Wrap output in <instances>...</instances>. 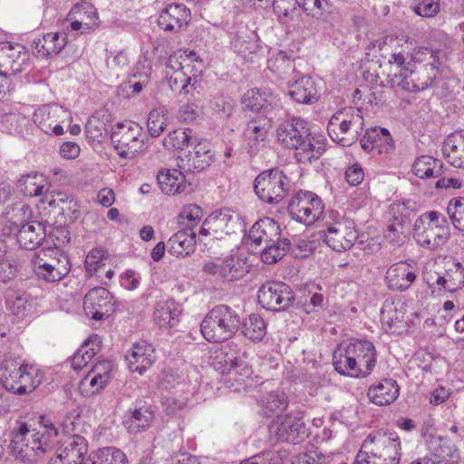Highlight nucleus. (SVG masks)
I'll use <instances>...</instances> for the list:
<instances>
[{"label": "nucleus", "instance_id": "obj_28", "mask_svg": "<svg viewBox=\"0 0 464 464\" xmlns=\"http://www.w3.org/2000/svg\"><path fill=\"white\" fill-rule=\"evenodd\" d=\"M428 450L438 464H457L459 459L456 446L448 439L441 436L430 435L427 440Z\"/></svg>", "mask_w": 464, "mask_h": 464}, {"label": "nucleus", "instance_id": "obj_29", "mask_svg": "<svg viewBox=\"0 0 464 464\" xmlns=\"http://www.w3.org/2000/svg\"><path fill=\"white\" fill-rule=\"evenodd\" d=\"M196 233L191 228H182L168 240V252L178 258L188 256L195 251Z\"/></svg>", "mask_w": 464, "mask_h": 464}, {"label": "nucleus", "instance_id": "obj_4", "mask_svg": "<svg viewBox=\"0 0 464 464\" xmlns=\"http://www.w3.org/2000/svg\"><path fill=\"white\" fill-rule=\"evenodd\" d=\"M401 450L396 432L376 430L363 440L353 464H399Z\"/></svg>", "mask_w": 464, "mask_h": 464}, {"label": "nucleus", "instance_id": "obj_50", "mask_svg": "<svg viewBox=\"0 0 464 464\" xmlns=\"http://www.w3.org/2000/svg\"><path fill=\"white\" fill-rule=\"evenodd\" d=\"M163 108L152 109L148 116L147 127L151 137H159L168 125V116Z\"/></svg>", "mask_w": 464, "mask_h": 464}, {"label": "nucleus", "instance_id": "obj_16", "mask_svg": "<svg viewBox=\"0 0 464 464\" xmlns=\"http://www.w3.org/2000/svg\"><path fill=\"white\" fill-rule=\"evenodd\" d=\"M320 238L333 250L342 252L350 249L358 237L353 220L343 219L330 225L319 232Z\"/></svg>", "mask_w": 464, "mask_h": 464}, {"label": "nucleus", "instance_id": "obj_3", "mask_svg": "<svg viewBox=\"0 0 464 464\" xmlns=\"http://www.w3.org/2000/svg\"><path fill=\"white\" fill-rule=\"evenodd\" d=\"M377 362L374 345L366 340L343 342L333 353V364L337 372L353 378H364Z\"/></svg>", "mask_w": 464, "mask_h": 464}, {"label": "nucleus", "instance_id": "obj_47", "mask_svg": "<svg viewBox=\"0 0 464 464\" xmlns=\"http://www.w3.org/2000/svg\"><path fill=\"white\" fill-rule=\"evenodd\" d=\"M242 333L249 340L261 341L266 334V324L259 314H252L243 323Z\"/></svg>", "mask_w": 464, "mask_h": 464}, {"label": "nucleus", "instance_id": "obj_54", "mask_svg": "<svg viewBox=\"0 0 464 464\" xmlns=\"http://www.w3.org/2000/svg\"><path fill=\"white\" fill-rule=\"evenodd\" d=\"M107 257L105 256V251L102 249H92L91 250L86 257L84 262V266L86 273L89 276H92L99 273V270L105 266V261Z\"/></svg>", "mask_w": 464, "mask_h": 464}, {"label": "nucleus", "instance_id": "obj_56", "mask_svg": "<svg viewBox=\"0 0 464 464\" xmlns=\"http://www.w3.org/2000/svg\"><path fill=\"white\" fill-rule=\"evenodd\" d=\"M447 291L453 293L464 285V267L459 262L453 263L452 267L446 271Z\"/></svg>", "mask_w": 464, "mask_h": 464}, {"label": "nucleus", "instance_id": "obj_31", "mask_svg": "<svg viewBox=\"0 0 464 464\" xmlns=\"http://www.w3.org/2000/svg\"><path fill=\"white\" fill-rule=\"evenodd\" d=\"M272 119L273 116L253 119L246 124L244 133L251 155L256 154L261 143L266 141Z\"/></svg>", "mask_w": 464, "mask_h": 464}, {"label": "nucleus", "instance_id": "obj_10", "mask_svg": "<svg viewBox=\"0 0 464 464\" xmlns=\"http://www.w3.org/2000/svg\"><path fill=\"white\" fill-rule=\"evenodd\" d=\"M441 66L440 60L429 61L425 64H415L408 62L401 72L395 73L396 83L401 89L418 92L430 87L439 75Z\"/></svg>", "mask_w": 464, "mask_h": 464}, {"label": "nucleus", "instance_id": "obj_55", "mask_svg": "<svg viewBox=\"0 0 464 464\" xmlns=\"http://www.w3.org/2000/svg\"><path fill=\"white\" fill-rule=\"evenodd\" d=\"M447 212L455 228L464 230V198L451 199L448 204Z\"/></svg>", "mask_w": 464, "mask_h": 464}, {"label": "nucleus", "instance_id": "obj_63", "mask_svg": "<svg viewBox=\"0 0 464 464\" xmlns=\"http://www.w3.org/2000/svg\"><path fill=\"white\" fill-rule=\"evenodd\" d=\"M413 10L422 17L435 16L440 11V0H417Z\"/></svg>", "mask_w": 464, "mask_h": 464}, {"label": "nucleus", "instance_id": "obj_52", "mask_svg": "<svg viewBox=\"0 0 464 464\" xmlns=\"http://www.w3.org/2000/svg\"><path fill=\"white\" fill-rule=\"evenodd\" d=\"M24 371L22 372V375H20V382L18 386L14 384V381L12 382L9 381L6 384V390L13 392L17 394H24L34 391V389L39 384V380H36L32 372H28V366L24 365Z\"/></svg>", "mask_w": 464, "mask_h": 464}, {"label": "nucleus", "instance_id": "obj_24", "mask_svg": "<svg viewBox=\"0 0 464 464\" xmlns=\"http://www.w3.org/2000/svg\"><path fill=\"white\" fill-rule=\"evenodd\" d=\"M242 105L245 110L260 112L264 117L272 116L274 110L278 105V100L268 91L258 89L248 90L242 98Z\"/></svg>", "mask_w": 464, "mask_h": 464}, {"label": "nucleus", "instance_id": "obj_41", "mask_svg": "<svg viewBox=\"0 0 464 464\" xmlns=\"http://www.w3.org/2000/svg\"><path fill=\"white\" fill-rule=\"evenodd\" d=\"M290 246V240L281 236L265 245L260 252V258L265 264H276L286 255Z\"/></svg>", "mask_w": 464, "mask_h": 464}, {"label": "nucleus", "instance_id": "obj_58", "mask_svg": "<svg viewBox=\"0 0 464 464\" xmlns=\"http://www.w3.org/2000/svg\"><path fill=\"white\" fill-rule=\"evenodd\" d=\"M384 237L394 246L403 244L406 236L402 222L397 218L392 221L384 231Z\"/></svg>", "mask_w": 464, "mask_h": 464}, {"label": "nucleus", "instance_id": "obj_25", "mask_svg": "<svg viewBox=\"0 0 464 464\" xmlns=\"http://www.w3.org/2000/svg\"><path fill=\"white\" fill-rule=\"evenodd\" d=\"M417 278V268L405 262L392 265L385 276L387 286L391 290L404 292Z\"/></svg>", "mask_w": 464, "mask_h": 464}, {"label": "nucleus", "instance_id": "obj_46", "mask_svg": "<svg viewBox=\"0 0 464 464\" xmlns=\"http://www.w3.org/2000/svg\"><path fill=\"white\" fill-rule=\"evenodd\" d=\"M273 8L280 19L284 17L289 22L302 21L303 15L297 0H274Z\"/></svg>", "mask_w": 464, "mask_h": 464}, {"label": "nucleus", "instance_id": "obj_11", "mask_svg": "<svg viewBox=\"0 0 464 464\" xmlns=\"http://www.w3.org/2000/svg\"><path fill=\"white\" fill-rule=\"evenodd\" d=\"M254 189L263 202L276 205L288 194L290 179L279 168H273L261 172L255 179Z\"/></svg>", "mask_w": 464, "mask_h": 464}, {"label": "nucleus", "instance_id": "obj_17", "mask_svg": "<svg viewBox=\"0 0 464 464\" xmlns=\"http://www.w3.org/2000/svg\"><path fill=\"white\" fill-rule=\"evenodd\" d=\"M202 272L208 276H218L224 282H235L242 279L248 273V266L245 259L228 256L217 261L205 262Z\"/></svg>", "mask_w": 464, "mask_h": 464}, {"label": "nucleus", "instance_id": "obj_57", "mask_svg": "<svg viewBox=\"0 0 464 464\" xmlns=\"http://www.w3.org/2000/svg\"><path fill=\"white\" fill-rule=\"evenodd\" d=\"M96 354L95 349L90 347L89 343H84L72 357V369L79 371L87 366Z\"/></svg>", "mask_w": 464, "mask_h": 464}, {"label": "nucleus", "instance_id": "obj_15", "mask_svg": "<svg viewBox=\"0 0 464 464\" xmlns=\"http://www.w3.org/2000/svg\"><path fill=\"white\" fill-rule=\"evenodd\" d=\"M257 299L262 307L279 312L292 305L295 294L286 284L272 281L261 285L257 293Z\"/></svg>", "mask_w": 464, "mask_h": 464}, {"label": "nucleus", "instance_id": "obj_13", "mask_svg": "<svg viewBox=\"0 0 464 464\" xmlns=\"http://www.w3.org/2000/svg\"><path fill=\"white\" fill-rule=\"evenodd\" d=\"M324 208L322 199L311 191H298L288 203L290 217L306 226L314 224L320 218Z\"/></svg>", "mask_w": 464, "mask_h": 464}, {"label": "nucleus", "instance_id": "obj_30", "mask_svg": "<svg viewBox=\"0 0 464 464\" xmlns=\"http://www.w3.org/2000/svg\"><path fill=\"white\" fill-rule=\"evenodd\" d=\"M288 95L294 102L301 104H313L320 97L314 82L308 76H302L290 83Z\"/></svg>", "mask_w": 464, "mask_h": 464}, {"label": "nucleus", "instance_id": "obj_20", "mask_svg": "<svg viewBox=\"0 0 464 464\" xmlns=\"http://www.w3.org/2000/svg\"><path fill=\"white\" fill-rule=\"evenodd\" d=\"M190 17V10L184 4L170 3L159 11L157 24L162 31L178 34L188 24Z\"/></svg>", "mask_w": 464, "mask_h": 464}, {"label": "nucleus", "instance_id": "obj_27", "mask_svg": "<svg viewBox=\"0 0 464 464\" xmlns=\"http://www.w3.org/2000/svg\"><path fill=\"white\" fill-rule=\"evenodd\" d=\"M71 119V112L58 104H46L39 108L34 114V121L40 129L50 133L52 126L56 123H63Z\"/></svg>", "mask_w": 464, "mask_h": 464}, {"label": "nucleus", "instance_id": "obj_62", "mask_svg": "<svg viewBox=\"0 0 464 464\" xmlns=\"http://www.w3.org/2000/svg\"><path fill=\"white\" fill-rule=\"evenodd\" d=\"M72 200V197L67 193L55 190L49 191V187H47L44 197L41 198L42 203L47 204L53 208H60L62 204L71 202Z\"/></svg>", "mask_w": 464, "mask_h": 464}, {"label": "nucleus", "instance_id": "obj_59", "mask_svg": "<svg viewBox=\"0 0 464 464\" xmlns=\"http://www.w3.org/2000/svg\"><path fill=\"white\" fill-rule=\"evenodd\" d=\"M201 90L200 82L196 75L189 76L185 84L182 85L179 93L184 95L188 102H201Z\"/></svg>", "mask_w": 464, "mask_h": 464}, {"label": "nucleus", "instance_id": "obj_60", "mask_svg": "<svg viewBox=\"0 0 464 464\" xmlns=\"http://www.w3.org/2000/svg\"><path fill=\"white\" fill-rule=\"evenodd\" d=\"M301 13L307 16L319 18L328 6L327 0H297Z\"/></svg>", "mask_w": 464, "mask_h": 464}, {"label": "nucleus", "instance_id": "obj_18", "mask_svg": "<svg viewBox=\"0 0 464 464\" xmlns=\"http://www.w3.org/2000/svg\"><path fill=\"white\" fill-rule=\"evenodd\" d=\"M413 237L417 244L426 249L436 251L447 244L450 237V229L447 219L441 226H426L421 219L413 224Z\"/></svg>", "mask_w": 464, "mask_h": 464}, {"label": "nucleus", "instance_id": "obj_51", "mask_svg": "<svg viewBox=\"0 0 464 464\" xmlns=\"http://www.w3.org/2000/svg\"><path fill=\"white\" fill-rule=\"evenodd\" d=\"M24 371V364H21L15 359H5L1 363V378L3 379V385L6 389L7 382L14 381V384L18 386L20 381V375H22V372Z\"/></svg>", "mask_w": 464, "mask_h": 464}, {"label": "nucleus", "instance_id": "obj_48", "mask_svg": "<svg viewBox=\"0 0 464 464\" xmlns=\"http://www.w3.org/2000/svg\"><path fill=\"white\" fill-rule=\"evenodd\" d=\"M268 69L280 78H285L295 72L294 61L285 52H279L267 62Z\"/></svg>", "mask_w": 464, "mask_h": 464}, {"label": "nucleus", "instance_id": "obj_35", "mask_svg": "<svg viewBox=\"0 0 464 464\" xmlns=\"http://www.w3.org/2000/svg\"><path fill=\"white\" fill-rule=\"evenodd\" d=\"M67 44L65 33H48L34 40V47L38 56L47 58L58 54Z\"/></svg>", "mask_w": 464, "mask_h": 464}, {"label": "nucleus", "instance_id": "obj_39", "mask_svg": "<svg viewBox=\"0 0 464 464\" xmlns=\"http://www.w3.org/2000/svg\"><path fill=\"white\" fill-rule=\"evenodd\" d=\"M381 321L387 331L395 333L404 327V312L399 304L386 300L381 310Z\"/></svg>", "mask_w": 464, "mask_h": 464}, {"label": "nucleus", "instance_id": "obj_53", "mask_svg": "<svg viewBox=\"0 0 464 464\" xmlns=\"http://www.w3.org/2000/svg\"><path fill=\"white\" fill-rule=\"evenodd\" d=\"M203 217V210L195 204L185 206L179 214V224L184 226L183 228H191L200 221Z\"/></svg>", "mask_w": 464, "mask_h": 464}, {"label": "nucleus", "instance_id": "obj_38", "mask_svg": "<svg viewBox=\"0 0 464 464\" xmlns=\"http://www.w3.org/2000/svg\"><path fill=\"white\" fill-rule=\"evenodd\" d=\"M180 310L172 300L160 301L155 305L153 319L160 327H173L179 322Z\"/></svg>", "mask_w": 464, "mask_h": 464}, {"label": "nucleus", "instance_id": "obj_34", "mask_svg": "<svg viewBox=\"0 0 464 464\" xmlns=\"http://www.w3.org/2000/svg\"><path fill=\"white\" fill-rule=\"evenodd\" d=\"M400 387L393 379H382L378 384L372 385L367 392V396L376 405H389L399 396Z\"/></svg>", "mask_w": 464, "mask_h": 464}, {"label": "nucleus", "instance_id": "obj_36", "mask_svg": "<svg viewBox=\"0 0 464 464\" xmlns=\"http://www.w3.org/2000/svg\"><path fill=\"white\" fill-rule=\"evenodd\" d=\"M361 147L366 152H371L377 150L381 152V147L386 146L389 149L393 148V140L385 128L372 127L366 130L365 133L360 139Z\"/></svg>", "mask_w": 464, "mask_h": 464}, {"label": "nucleus", "instance_id": "obj_21", "mask_svg": "<svg viewBox=\"0 0 464 464\" xmlns=\"http://www.w3.org/2000/svg\"><path fill=\"white\" fill-rule=\"evenodd\" d=\"M83 309L88 316L96 321L109 317L114 311L112 295L104 287H94L85 295Z\"/></svg>", "mask_w": 464, "mask_h": 464}, {"label": "nucleus", "instance_id": "obj_44", "mask_svg": "<svg viewBox=\"0 0 464 464\" xmlns=\"http://www.w3.org/2000/svg\"><path fill=\"white\" fill-rule=\"evenodd\" d=\"M442 169L440 160L427 155L419 157L412 164L413 173L420 179L439 178L442 175Z\"/></svg>", "mask_w": 464, "mask_h": 464}, {"label": "nucleus", "instance_id": "obj_64", "mask_svg": "<svg viewBox=\"0 0 464 464\" xmlns=\"http://www.w3.org/2000/svg\"><path fill=\"white\" fill-rule=\"evenodd\" d=\"M440 60L439 52L427 47H419L411 53V63L415 64H425L429 61Z\"/></svg>", "mask_w": 464, "mask_h": 464}, {"label": "nucleus", "instance_id": "obj_2", "mask_svg": "<svg viewBox=\"0 0 464 464\" xmlns=\"http://www.w3.org/2000/svg\"><path fill=\"white\" fill-rule=\"evenodd\" d=\"M87 440L80 435L67 438L49 464H129L126 454L115 447H105L88 455Z\"/></svg>", "mask_w": 464, "mask_h": 464}, {"label": "nucleus", "instance_id": "obj_19", "mask_svg": "<svg viewBox=\"0 0 464 464\" xmlns=\"http://www.w3.org/2000/svg\"><path fill=\"white\" fill-rule=\"evenodd\" d=\"M29 53L20 44L0 43V72L12 79L29 66Z\"/></svg>", "mask_w": 464, "mask_h": 464}, {"label": "nucleus", "instance_id": "obj_26", "mask_svg": "<svg viewBox=\"0 0 464 464\" xmlns=\"http://www.w3.org/2000/svg\"><path fill=\"white\" fill-rule=\"evenodd\" d=\"M155 352L151 344L146 342L136 343L126 354L130 372L142 374L155 362Z\"/></svg>", "mask_w": 464, "mask_h": 464}, {"label": "nucleus", "instance_id": "obj_43", "mask_svg": "<svg viewBox=\"0 0 464 464\" xmlns=\"http://www.w3.org/2000/svg\"><path fill=\"white\" fill-rule=\"evenodd\" d=\"M46 186L44 176L37 172L22 176L18 180L19 189L26 197H44Z\"/></svg>", "mask_w": 464, "mask_h": 464}, {"label": "nucleus", "instance_id": "obj_14", "mask_svg": "<svg viewBox=\"0 0 464 464\" xmlns=\"http://www.w3.org/2000/svg\"><path fill=\"white\" fill-rule=\"evenodd\" d=\"M142 128L134 121L118 123L111 134V142L121 158H131L143 149V141L139 138Z\"/></svg>", "mask_w": 464, "mask_h": 464}, {"label": "nucleus", "instance_id": "obj_49", "mask_svg": "<svg viewBox=\"0 0 464 464\" xmlns=\"http://www.w3.org/2000/svg\"><path fill=\"white\" fill-rule=\"evenodd\" d=\"M194 140L189 129H177L170 131L163 140V146L168 150H183L192 146Z\"/></svg>", "mask_w": 464, "mask_h": 464}, {"label": "nucleus", "instance_id": "obj_40", "mask_svg": "<svg viewBox=\"0 0 464 464\" xmlns=\"http://www.w3.org/2000/svg\"><path fill=\"white\" fill-rule=\"evenodd\" d=\"M231 45L234 51L244 59H248L258 49L256 35L246 28L237 32L231 40Z\"/></svg>", "mask_w": 464, "mask_h": 464}, {"label": "nucleus", "instance_id": "obj_9", "mask_svg": "<svg viewBox=\"0 0 464 464\" xmlns=\"http://www.w3.org/2000/svg\"><path fill=\"white\" fill-rule=\"evenodd\" d=\"M309 435L302 411L279 415L268 426V440L271 443L287 442L297 444Z\"/></svg>", "mask_w": 464, "mask_h": 464}, {"label": "nucleus", "instance_id": "obj_32", "mask_svg": "<svg viewBox=\"0 0 464 464\" xmlns=\"http://www.w3.org/2000/svg\"><path fill=\"white\" fill-rule=\"evenodd\" d=\"M282 236L279 224L270 218L256 221L249 230V239L256 246L266 245Z\"/></svg>", "mask_w": 464, "mask_h": 464}, {"label": "nucleus", "instance_id": "obj_1", "mask_svg": "<svg viewBox=\"0 0 464 464\" xmlns=\"http://www.w3.org/2000/svg\"><path fill=\"white\" fill-rule=\"evenodd\" d=\"M276 138L282 147L295 150L299 163H311L325 151V140L312 134L308 122L300 118L282 122L276 129Z\"/></svg>", "mask_w": 464, "mask_h": 464}, {"label": "nucleus", "instance_id": "obj_33", "mask_svg": "<svg viewBox=\"0 0 464 464\" xmlns=\"http://www.w3.org/2000/svg\"><path fill=\"white\" fill-rule=\"evenodd\" d=\"M442 152L451 166L464 168V130L454 131L445 139Z\"/></svg>", "mask_w": 464, "mask_h": 464}, {"label": "nucleus", "instance_id": "obj_5", "mask_svg": "<svg viewBox=\"0 0 464 464\" xmlns=\"http://www.w3.org/2000/svg\"><path fill=\"white\" fill-rule=\"evenodd\" d=\"M11 454L24 463H34L52 450V446L40 436V431L31 430L26 422L16 421L10 431Z\"/></svg>", "mask_w": 464, "mask_h": 464}, {"label": "nucleus", "instance_id": "obj_12", "mask_svg": "<svg viewBox=\"0 0 464 464\" xmlns=\"http://www.w3.org/2000/svg\"><path fill=\"white\" fill-rule=\"evenodd\" d=\"M246 224L239 213L229 208H223L211 213L203 222L200 237H210L213 240L221 239L237 231H244Z\"/></svg>", "mask_w": 464, "mask_h": 464}, {"label": "nucleus", "instance_id": "obj_22", "mask_svg": "<svg viewBox=\"0 0 464 464\" xmlns=\"http://www.w3.org/2000/svg\"><path fill=\"white\" fill-rule=\"evenodd\" d=\"M154 419V407L146 401H138L125 413L122 424L129 433L138 434L148 430Z\"/></svg>", "mask_w": 464, "mask_h": 464}, {"label": "nucleus", "instance_id": "obj_61", "mask_svg": "<svg viewBox=\"0 0 464 464\" xmlns=\"http://www.w3.org/2000/svg\"><path fill=\"white\" fill-rule=\"evenodd\" d=\"M202 113V104L198 102H188L179 110V118L181 121L190 123L195 121Z\"/></svg>", "mask_w": 464, "mask_h": 464}, {"label": "nucleus", "instance_id": "obj_37", "mask_svg": "<svg viewBox=\"0 0 464 464\" xmlns=\"http://www.w3.org/2000/svg\"><path fill=\"white\" fill-rule=\"evenodd\" d=\"M157 183L161 191L167 195L187 192V188L189 186L186 183L185 176L175 169L160 171L157 175Z\"/></svg>", "mask_w": 464, "mask_h": 464}, {"label": "nucleus", "instance_id": "obj_6", "mask_svg": "<svg viewBox=\"0 0 464 464\" xmlns=\"http://www.w3.org/2000/svg\"><path fill=\"white\" fill-rule=\"evenodd\" d=\"M241 324V316L237 310L218 304L206 314L200 331L207 341L219 343L230 339L239 330Z\"/></svg>", "mask_w": 464, "mask_h": 464}, {"label": "nucleus", "instance_id": "obj_45", "mask_svg": "<svg viewBox=\"0 0 464 464\" xmlns=\"http://www.w3.org/2000/svg\"><path fill=\"white\" fill-rule=\"evenodd\" d=\"M189 75L184 71V67L178 61L177 58L170 57L168 60L166 67V78L168 79L169 86L174 92L181 90L182 85L185 84Z\"/></svg>", "mask_w": 464, "mask_h": 464}, {"label": "nucleus", "instance_id": "obj_42", "mask_svg": "<svg viewBox=\"0 0 464 464\" xmlns=\"http://www.w3.org/2000/svg\"><path fill=\"white\" fill-rule=\"evenodd\" d=\"M240 357L241 354L237 350V344L228 343L216 352L213 364L222 374H228Z\"/></svg>", "mask_w": 464, "mask_h": 464}, {"label": "nucleus", "instance_id": "obj_7", "mask_svg": "<svg viewBox=\"0 0 464 464\" xmlns=\"http://www.w3.org/2000/svg\"><path fill=\"white\" fill-rule=\"evenodd\" d=\"M11 211L6 212L11 231L14 233L17 243L22 248L35 249L45 238V226L41 222H27L30 208L25 204H14Z\"/></svg>", "mask_w": 464, "mask_h": 464}, {"label": "nucleus", "instance_id": "obj_23", "mask_svg": "<svg viewBox=\"0 0 464 464\" xmlns=\"http://www.w3.org/2000/svg\"><path fill=\"white\" fill-rule=\"evenodd\" d=\"M194 140L193 150H188L183 157L180 156L182 167L188 171L200 172L206 169L214 161V153L207 140L196 142Z\"/></svg>", "mask_w": 464, "mask_h": 464}, {"label": "nucleus", "instance_id": "obj_8", "mask_svg": "<svg viewBox=\"0 0 464 464\" xmlns=\"http://www.w3.org/2000/svg\"><path fill=\"white\" fill-rule=\"evenodd\" d=\"M364 121L362 111L348 107L336 111L330 119L327 131L330 138L342 146L355 142L362 134Z\"/></svg>", "mask_w": 464, "mask_h": 464}]
</instances>
